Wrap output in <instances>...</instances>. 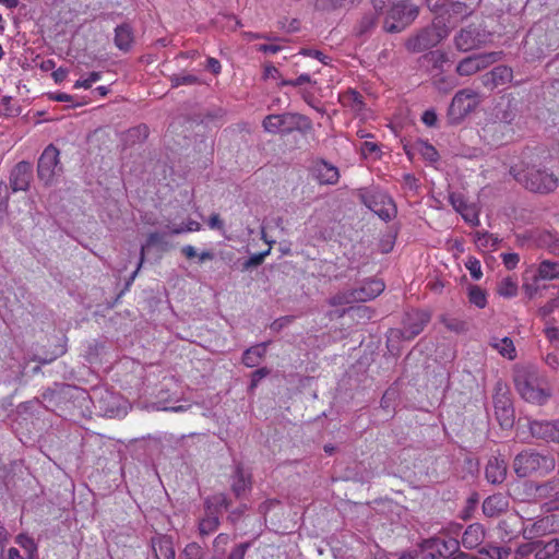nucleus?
Here are the masks:
<instances>
[{
  "mask_svg": "<svg viewBox=\"0 0 559 559\" xmlns=\"http://www.w3.org/2000/svg\"><path fill=\"white\" fill-rule=\"evenodd\" d=\"M102 78V73L100 72H97V71H94V72H91L88 74V76L86 79H83V80H78L75 83H74V88H90L93 83L99 81Z\"/></svg>",
  "mask_w": 559,
  "mask_h": 559,
  "instance_id": "54",
  "label": "nucleus"
},
{
  "mask_svg": "<svg viewBox=\"0 0 559 559\" xmlns=\"http://www.w3.org/2000/svg\"><path fill=\"white\" fill-rule=\"evenodd\" d=\"M251 474L246 472L240 464L236 465L230 483L231 491L236 498H242L248 491L251 490Z\"/></svg>",
  "mask_w": 559,
  "mask_h": 559,
  "instance_id": "24",
  "label": "nucleus"
},
{
  "mask_svg": "<svg viewBox=\"0 0 559 559\" xmlns=\"http://www.w3.org/2000/svg\"><path fill=\"white\" fill-rule=\"evenodd\" d=\"M310 173L320 185H336L340 179L338 168L325 159H317L310 167Z\"/></svg>",
  "mask_w": 559,
  "mask_h": 559,
  "instance_id": "16",
  "label": "nucleus"
},
{
  "mask_svg": "<svg viewBox=\"0 0 559 559\" xmlns=\"http://www.w3.org/2000/svg\"><path fill=\"white\" fill-rule=\"evenodd\" d=\"M250 543H241L234 547L227 559H243Z\"/></svg>",
  "mask_w": 559,
  "mask_h": 559,
  "instance_id": "61",
  "label": "nucleus"
},
{
  "mask_svg": "<svg viewBox=\"0 0 559 559\" xmlns=\"http://www.w3.org/2000/svg\"><path fill=\"white\" fill-rule=\"evenodd\" d=\"M475 93L469 90L457 92L449 107L448 116L452 122L461 121L476 107Z\"/></svg>",
  "mask_w": 559,
  "mask_h": 559,
  "instance_id": "13",
  "label": "nucleus"
},
{
  "mask_svg": "<svg viewBox=\"0 0 559 559\" xmlns=\"http://www.w3.org/2000/svg\"><path fill=\"white\" fill-rule=\"evenodd\" d=\"M204 507L206 510L216 511L221 516L223 510H228L230 507V501L226 495L219 493L212 497H209L204 501Z\"/></svg>",
  "mask_w": 559,
  "mask_h": 559,
  "instance_id": "37",
  "label": "nucleus"
},
{
  "mask_svg": "<svg viewBox=\"0 0 559 559\" xmlns=\"http://www.w3.org/2000/svg\"><path fill=\"white\" fill-rule=\"evenodd\" d=\"M465 265H466L467 270L469 271L471 276L474 280L478 281L481 277L483 272H481V264H480L479 260L471 257V258H468Z\"/></svg>",
  "mask_w": 559,
  "mask_h": 559,
  "instance_id": "53",
  "label": "nucleus"
},
{
  "mask_svg": "<svg viewBox=\"0 0 559 559\" xmlns=\"http://www.w3.org/2000/svg\"><path fill=\"white\" fill-rule=\"evenodd\" d=\"M528 428L534 438L559 444V420H532Z\"/></svg>",
  "mask_w": 559,
  "mask_h": 559,
  "instance_id": "14",
  "label": "nucleus"
},
{
  "mask_svg": "<svg viewBox=\"0 0 559 559\" xmlns=\"http://www.w3.org/2000/svg\"><path fill=\"white\" fill-rule=\"evenodd\" d=\"M512 69L506 66L493 68L490 72L483 75V83L485 86L493 90L498 85L506 84L512 79Z\"/></svg>",
  "mask_w": 559,
  "mask_h": 559,
  "instance_id": "29",
  "label": "nucleus"
},
{
  "mask_svg": "<svg viewBox=\"0 0 559 559\" xmlns=\"http://www.w3.org/2000/svg\"><path fill=\"white\" fill-rule=\"evenodd\" d=\"M537 526L549 532H559V515H546L537 522Z\"/></svg>",
  "mask_w": 559,
  "mask_h": 559,
  "instance_id": "49",
  "label": "nucleus"
},
{
  "mask_svg": "<svg viewBox=\"0 0 559 559\" xmlns=\"http://www.w3.org/2000/svg\"><path fill=\"white\" fill-rule=\"evenodd\" d=\"M263 130L271 134H290L295 131L307 133L311 130L310 119L298 112L267 115L262 121Z\"/></svg>",
  "mask_w": 559,
  "mask_h": 559,
  "instance_id": "5",
  "label": "nucleus"
},
{
  "mask_svg": "<svg viewBox=\"0 0 559 559\" xmlns=\"http://www.w3.org/2000/svg\"><path fill=\"white\" fill-rule=\"evenodd\" d=\"M293 320L294 317L290 316L281 317L271 323L270 329L277 333L287 325H289L293 322Z\"/></svg>",
  "mask_w": 559,
  "mask_h": 559,
  "instance_id": "62",
  "label": "nucleus"
},
{
  "mask_svg": "<svg viewBox=\"0 0 559 559\" xmlns=\"http://www.w3.org/2000/svg\"><path fill=\"white\" fill-rule=\"evenodd\" d=\"M411 559H439V557L431 549L427 540L423 544L420 550Z\"/></svg>",
  "mask_w": 559,
  "mask_h": 559,
  "instance_id": "57",
  "label": "nucleus"
},
{
  "mask_svg": "<svg viewBox=\"0 0 559 559\" xmlns=\"http://www.w3.org/2000/svg\"><path fill=\"white\" fill-rule=\"evenodd\" d=\"M354 298L353 289H348L345 292L337 293L329 299V304L333 307L348 305L356 302Z\"/></svg>",
  "mask_w": 559,
  "mask_h": 559,
  "instance_id": "47",
  "label": "nucleus"
},
{
  "mask_svg": "<svg viewBox=\"0 0 559 559\" xmlns=\"http://www.w3.org/2000/svg\"><path fill=\"white\" fill-rule=\"evenodd\" d=\"M430 321V316L426 311H412L408 312L404 319V326L401 331V336L405 340H412L420 334Z\"/></svg>",
  "mask_w": 559,
  "mask_h": 559,
  "instance_id": "15",
  "label": "nucleus"
},
{
  "mask_svg": "<svg viewBox=\"0 0 559 559\" xmlns=\"http://www.w3.org/2000/svg\"><path fill=\"white\" fill-rule=\"evenodd\" d=\"M171 87L176 88L181 85H195L200 83V79L191 73L173 74L170 78Z\"/></svg>",
  "mask_w": 559,
  "mask_h": 559,
  "instance_id": "42",
  "label": "nucleus"
},
{
  "mask_svg": "<svg viewBox=\"0 0 559 559\" xmlns=\"http://www.w3.org/2000/svg\"><path fill=\"white\" fill-rule=\"evenodd\" d=\"M270 253V249L263 251L261 253H255L251 255L248 260L242 263V271H248L251 267H257L261 265L265 259V257Z\"/></svg>",
  "mask_w": 559,
  "mask_h": 559,
  "instance_id": "51",
  "label": "nucleus"
},
{
  "mask_svg": "<svg viewBox=\"0 0 559 559\" xmlns=\"http://www.w3.org/2000/svg\"><path fill=\"white\" fill-rule=\"evenodd\" d=\"M449 202L453 206V209L461 214L463 219L471 224L472 226H478L479 225V216L478 211L476 207L472 204H468L463 194L452 192L449 194Z\"/></svg>",
  "mask_w": 559,
  "mask_h": 559,
  "instance_id": "18",
  "label": "nucleus"
},
{
  "mask_svg": "<svg viewBox=\"0 0 559 559\" xmlns=\"http://www.w3.org/2000/svg\"><path fill=\"white\" fill-rule=\"evenodd\" d=\"M33 178V166L29 162L17 163L10 174V187L13 192L26 191Z\"/></svg>",
  "mask_w": 559,
  "mask_h": 559,
  "instance_id": "17",
  "label": "nucleus"
},
{
  "mask_svg": "<svg viewBox=\"0 0 559 559\" xmlns=\"http://www.w3.org/2000/svg\"><path fill=\"white\" fill-rule=\"evenodd\" d=\"M299 55H302V56H306V57H310V58H314V59L319 60L323 64H329V62L331 60V58L328 57L326 55H324L322 51L314 50V49H301Z\"/></svg>",
  "mask_w": 559,
  "mask_h": 559,
  "instance_id": "58",
  "label": "nucleus"
},
{
  "mask_svg": "<svg viewBox=\"0 0 559 559\" xmlns=\"http://www.w3.org/2000/svg\"><path fill=\"white\" fill-rule=\"evenodd\" d=\"M56 388L51 389V388H48L47 390H45L41 394V399H43V403H44V406L47 408V409H51L53 406H56L60 400V392L57 390V389H60L62 388L63 385L62 384H57L55 385Z\"/></svg>",
  "mask_w": 559,
  "mask_h": 559,
  "instance_id": "43",
  "label": "nucleus"
},
{
  "mask_svg": "<svg viewBox=\"0 0 559 559\" xmlns=\"http://www.w3.org/2000/svg\"><path fill=\"white\" fill-rule=\"evenodd\" d=\"M151 547L156 559H175L176 552L173 538L168 535L156 534L151 538Z\"/></svg>",
  "mask_w": 559,
  "mask_h": 559,
  "instance_id": "23",
  "label": "nucleus"
},
{
  "mask_svg": "<svg viewBox=\"0 0 559 559\" xmlns=\"http://www.w3.org/2000/svg\"><path fill=\"white\" fill-rule=\"evenodd\" d=\"M514 384L519 394L528 403L544 405L551 393L539 383L537 370L534 367H522L514 372Z\"/></svg>",
  "mask_w": 559,
  "mask_h": 559,
  "instance_id": "4",
  "label": "nucleus"
},
{
  "mask_svg": "<svg viewBox=\"0 0 559 559\" xmlns=\"http://www.w3.org/2000/svg\"><path fill=\"white\" fill-rule=\"evenodd\" d=\"M15 543L23 548L26 555L25 559H38V547L32 537L26 534H19Z\"/></svg>",
  "mask_w": 559,
  "mask_h": 559,
  "instance_id": "38",
  "label": "nucleus"
},
{
  "mask_svg": "<svg viewBox=\"0 0 559 559\" xmlns=\"http://www.w3.org/2000/svg\"><path fill=\"white\" fill-rule=\"evenodd\" d=\"M384 283L378 278H370L359 287L353 288L356 302H365L379 296L384 290Z\"/></svg>",
  "mask_w": 559,
  "mask_h": 559,
  "instance_id": "21",
  "label": "nucleus"
},
{
  "mask_svg": "<svg viewBox=\"0 0 559 559\" xmlns=\"http://www.w3.org/2000/svg\"><path fill=\"white\" fill-rule=\"evenodd\" d=\"M374 11L386 13L383 27L389 33H400L418 15V8L404 0H371Z\"/></svg>",
  "mask_w": 559,
  "mask_h": 559,
  "instance_id": "1",
  "label": "nucleus"
},
{
  "mask_svg": "<svg viewBox=\"0 0 559 559\" xmlns=\"http://www.w3.org/2000/svg\"><path fill=\"white\" fill-rule=\"evenodd\" d=\"M228 543L229 536L227 534H218L213 542L214 551L219 556L224 555Z\"/></svg>",
  "mask_w": 559,
  "mask_h": 559,
  "instance_id": "55",
  "label": "nucleus"
},
{
  "mask_svg": "<svg viewBox=\"0 0 559 559\" xmlns=\"http://www.w3.org/2000/svg\"><path fill=\"white\" fill-rule=\"evenodd\" d=\"M364 204L384 222L391 221L396 215V206L392 198L377 192L362 195Z\"/></svg>",
  "mask_w": 559,
  "mask_h": 559,
  "instance_id": "12",
  "label": "nucleus"
},
{
  "mask_svg": "<svg viewBox=\"0 0 559 559\" xmlns=\"http://www.w3.org/2000/svg\"><path fill=\"white\" fill-rule=\"evenodd\" d=\"M427 543L439 557V559H452L460 549V542L454 538H430Z\"/></svg>",
  "mask_w": 559,
  "mask_h": 559,
  "instance_id": "22",
  "label": "nucleus"
},
{
  "mask_svg": "<svg viewBox=\"0 0 559 559\" xmlns=\"http://www.w3.org/2000/svg\"><path fill=\"white\" fill-rule=\"evenodd\" d=\"M166 228H169V233L171 235H180L189 231H199L201 229V224L197 221L189 219L186 224L180 225H167Z\"/></svg>",
  "mask_w": 559,
  "mask_h": 559,
  "instance_id": "45",
  "label": "nucleus"
},
{
  "mask_svg": "<svg viewBox=\"0 0 559 559\" xmlns=\"http://www.w3.org/2000/svg\"><path fill=\"white\" fill-rule=\"evenodd\" d=\"M559 278V261L543 260L537 269L535 280L552 281Z\"/></svg>",
  "mask_w": 559,
  "mask_h": 559,
  "instance_id": "36",
  "label": "nucleus"
},
{
  "mask_svg": "<svg viewBox=\"0 0 559 559\" xmlns=\"http://www.w3.org/2000/svg\"><path fill=\"white\" fill-rule=\"evenodd\" d=\"M518 104L512 99H502L493 109L495 119L506 124H511L518 117Z\"/></svg>",
  "mask_w": 559,
  "mask_h": 559,
  "instance_id": "28",
  "label": "nucleus"
},
{
  "mask_svg": "<svg viewBox=\"0 0 559 559\" xmlns=\"http://www.w3.org/2000/svg\"><path fill=\"white\" fill-rule=\"evenodd\" d=\"M378 14H381L378 11H369L365 13L361 19L358 21L355 27V34L359 37H365L371 34V32L376 28L378 22Z\"/></svg>",
  "mask_w": 559,
  "mask_h": 559,
  "instance_id": "34",
  "label": "nucleus"
},
{
  "mask_svg": "<svg viewBox=\"0 0 559 559\" xmlns=\"http://www.w3.org/2000/svg\"><path fill=\"white\" fill-rule=\"evenodd\" d=\"M490 36L491 34L481 25L471 24L454 36V45L457 50L467 52L485 46L490 40Z\"/></svg>",
  "mask_w": 559,
  "mask_h": 559,
  "instance_id": "8",
  "label": "nucleus"
},
{
  "mask_svg": "<svg viewBox=\"0 0 559 559\" xmlns=\"http://www.w3.org/2000/svg\"><path fill=\"white\" fill-rule=\"evenodd\" d=\"M480 555L487 556L490 559H509L511 549L508 547H498L493 545H486L478 549Z\"/></svg>",
  "mask_w": 559,
  "mask_h": 559,
  "instance_id": "40",
  "label": "nucleus"
},
{
  "mask_svg": "<svg viewBox=\"0 0 559 559\" xmlns=\"http://www.w3.org/2000/svg\"><path fill=\"white\" fill-rule=\"evenodd\" d=\"M554 322V319L547 320L544 332L547 340L559 348V326L555 325Z\"/></svg>",
  "mask_w": 559,
  "mask_h": 559,
  "instance_id": "50",
  "label": "nucleus"
},
{
  "mask_svg": "<svg viewBox=\"0 0 559 559\" xmlns=\"http://www.w3.org/2000/svg\"><path fill=\"white\" fill-rule=\"evenodd\" d=\"M512 467L520 478L544 477L556 469V459L535 449H525L514 456Z\"/></svg>",
  "mask_w": 559,
  "mask_h": 559,
  "instance_id": "2",
  "label": "nucleus"
},
{
  "mask_svg": "<svg viewBox=\"0 0 559 559\" xmlns=\"http://www.w3.org/2000/svg\"><path fill=\"white\" fill-rule=\"evenodd\" d=\"M344 102L352 106L354 109H361L362 107V96L361 94H359L358 92L356 91H348L345 95H344Z\"/></svg>",
  "mask_w": 559,
  "mask_h": 559,
  "instance_id": "52",
  "label": "nucleus"
},
{
  "mask_svg": "<svg viewBox=\"0 0 559 559\" xmlns=\"http://www.w3.org/2000/svg\"><path fill=\"white\" fill-rule=\"evenodd\" d=\"M475 242L478 247L496 248L498 243V238L487 231H476Z\"/></svg>",
  "mask_w": 559,
  "mask_h": 559,
  "instance_id": "46",
  "label": "nucleus"
},
{
  "mask_svg": "<svg viewBox=\"0 0 559 559\" xmlns=\"http://www.w3.org/2000/svg\"><path fill=\"white\" fill-rule=\"evenodd\" d=\"M511 174L518 182L533 192L549 193L558 186V178L542 165L523 164L512 167Z\"/></svg>",
  "mask_w": 559,
  "mask_h": 559,
  "instance_id": "3",
  "label": "nucleus"
},
{
  "mask_svg": "<svg viewBox=\"0 0 559 559\" xmlns=\"http://www.w3.org/2000/svg\"><path fill=\"white\" fill-rule=\"evenodd\" d=\"M510 507L509 498L503 493H493L483 501V513L486 518L496 519L504 514Z\"/></svg>",
  "mask_w": 559,
  "mask_h": 559,
  "instance_id": "20",
  "label": "nucleus"
},
{
  "mask_svg": "<svg viewBox=\"0 0 559 559\" xmlns=\"http://www.w3.org/2000/svg\"><path fill=\"white\" fill-rule=\"evenodd\" d=\"M168 235H171L169 233V228H167V231H153L147 235L145 243L142 245V247H141L140 262H139L138 269L135 270V272L132 275V278H134V276L136 275L138 271L140 270V267L144 261L145 250L155 247L160 251H168L171 248V245L168 240Z\"/></svg>",
  "mask_w": 559,
  "mask_h": 559,
  "instance_id": "19",
  "label": "nucleus"
},
{
  "mask_svg": "<svg viewBox=\"0 0 559 559\" xmlns=\"http://www.w3.org/2000/svg\"><path fill=\"white\" fill-rule=\"evenodd\" d=\"M360 151L365 157H368L378 154L380 148L377 143L366 141L361 144Z\"/></svg>",
  "mask_w": 559,
  "mask_h": 559,
  "instance_id": "63",
  "label": "nucleus"
},
{
  "mask_svg": "<svg viewBox=\"0 0 559 559\" xmlns=\"http://www.w3.org/2000/svg\"><path fill=\"white\" fill-rule=\"evenodd\" d=\"M530 552L535 559H559V538L536 542L530 545Z\"/></svg>",
  "mask_w": 559,
  "mask_h": 559,
  "instance_id": "25",
  "label": "nucleus"
},
{
  "mask_svg": "<svg viewBox=\"0 0 559 559\" xmlns=\"http://www.w3.org/2000/svg\"><path fill=\"white\" fill-rule=\"evenodd\" d=\"M497 292L506 298L514 297L518 293V284L511 277H506L498 284Z\"/></svg>",
  "mask_w": 559,
  "mask_h": 559,
  "instance_id": "44",
  "label": "nucleus"
},
{
  "mask_svg": "<svg viewBox=\"0 0 559 559\" xmlns=\"http://www.w3.org/2000/svg\"><path fill=\"white\" fill-rule=\"evenodd\" d=\"M495 415L502 429H511L515 421V412L510 394L502 383L496 384L493 394Z\"/></svg>",
  "mask_w": 559,
  "mask_h": 559,
  "instance_id": "9",
  "label": "nucleus"
},
{
  "mask_svg": "<svg viewBox=\"0 0 559 559\" xmlns=\"http://www.w3.org/2000/svg\"><path fill=\"white\" fill-rule=\"evenodd\" d=\"M502 261L507 269L513 270L516 267V265L520 261V257L518 253H503Z\"/></svg>",
  "mask_w": 559,
  "mask_h": 559,
  "instance_id": "64",
  "label": "nucleus"
},
{
  "mask_svg": "<svg viewBox=\"0 0 559 559\" xmlns=\"http://www.w3.org/2000/svg\"><path fill=\"white\" fill-rule=\"evenodd\" d=\"M468 300L471 304L475 305L480 309L485 308L487 305L486 292L481 289L479 286L471 285L468 287Z\"/></svg>",
  "mask_w": 559,
  "mask_h": 559,
  "instance_id": "41",
  "label": "nucleus"
},
{
  "mask_svg": "<svg viewBox=\"0 0 559 559\" xmlns=\"http://www.w3.org/2000/svg\"><path fill=\"white\" fill-rule=\"evenodd\" d=\"M501 51L476 53L461 60L456 66L460 75L469 76L501 59Z\"/></svg>",
  "mask_w": 559,
  "mask_h": 559,
  "instance_id": "11",
  "label": "nucleus"
},
{
  "mask_svg": "<svg viewBox=\"0 0 559 559\" xmlns=\"http://www.w3.org/2000/svg\"><path fill=\"white\" fill-rule=\"evenodd\" d=\"M311 83H314L311 80V76L308 73H302L295 80H283L281 82V85H283V86H300L304 84H311Z\"/></svg>",
  "mask_w": 559,
  "mask_h": 559,
  "instance_id": "56",
  "label": "nucleus"
},
{
  "mask_svg": "<svg viewBox=\"0 0 559 559\" xmlns=\"http://www.w3.org/2000/svg\"><path fill=\"white\" fill-rule=\"evenodd\" d=\"M413 148L430 163L439 159L438 151L427 141L418 140L414 143Z\"/></svg>",
  "mask_w": 559,
  "mask_h": 559,
  "instance_id": "39",
  "label": "nucleus"
},
{
  "mask_svg": "<svg viewBox=\"0 0 559 559\" xmlns=\"http://www.w3.org/2000/svg\"><path fill=\"white\" fill-rule=\"evenodd\" d=\"M453 28L448 25L443 14L438 15L432 24L424 28L413 40L412 46L416 51H423L437 46L441 40L447 38Z\"/></svg>",
  "mask_w": 559,
  "mask_h": 559,
  "instance_id": "7",
  "label": "nucleus"
},
{
  "mask_svg": "<svg viewBox=\"0 0 559 559\" xmlns=\"http://www.w3.org/2000/svg\"><path fill=\"white\" fill-rule=\"evenodd\" d=\"M267 345L269 342H263L246 349L241 358L242 364L249 368L259 366L266 354Z\"/></svg>",
  "mask_w": 559,
  "mask_h": 559,
  "instance_id": "32",
  "label": "nucleus"
},
{
  "mask_svg": "<svg viewBox=\"0 0 559 559\" xmlns=\"http://www.w3.org/2000/svg\"><path fill=\"white\" fill-rule=\"evenodd\" d=\"M134 41L133 28L129 23H122L115 28V46L121 51H129Z\"/></svg>",
  "mask_w": 559,
  "mask_h": 559,
  "instance_id": "30",
  "label": "nucleus"
},
{
  "mask_svg": "<svg viewBox=\"0 0 559 559\" xmlns=\"http://www.w3.org/2000/svg\"><path fill=\"white\" fill-rule=\"evenodd\" d=\"M485 539V528L480 523L469 524L462 534L461 543L465 549L479 547Z\"/></svg>",
  "mask_w": 559,
  "mask_h": 559,
  "instance_id": "27",
  "label": "nucleus"
},
{
  "mask_svg": "<svg viewBox=\"0 0 559 559\" xmlns=\"http://www.w3.org/2000/svg\"><path fill=\"white\" fill-rule=\"evenodd\" d=\"M558 308H559V298H552L538 309V313L540 317L547 318Z\"/></svg>",
  "mask_w": 559,
  "mask_h": 559,
  "instance_id": "59",
  "label": "nucleus"
},
{
  "mask_svg": "<svg viewBox=\"0 0 559 559\" xmlns=\"http://www.w3.org/2000/svg\"><path fill=\"white\" fill-rule=\"evenodd\" d=\"M219 515L216 511L205 509V515L199 521V533L201 536H209L219 526Z\"/></svg>",
  "mask_w": 559,
  "mask_h": 559,
  "instance_id": "35",
  "label": "nucleus"
},
{
  "mask_svg": "<svg viewBox=\"0 0 559 559\" xmlns=\"http://www.w3.org/2000/svg\"><path fill=\"white\" fill-rule=\"evenodd\" d=\"M528 490L546 511H559V474L544 480L531 481Z\"/></svg>",
  "mask_w": 559,
  "mask_h": 559,
  "instance_id": "6",
  "label": "nucleus"
},
{
  "mask_svg": "<svg viewBox=\"0 0 559 559\" xmlns=\"http://www.w3.org/2000/svg\"><path fill=\"white\" fill-rule=\"evenodd\" d=\"M59 155V150L55 145L49 144L39 156L37 175L46 185H50L55 176L62 170Z\"/></svg>",
  "mask_w": 559,
  "mask_h": 559,
  "instance_id": "10",
  "label": "nucleus"
},
{
  "mask_svg": "<svg viewBox=\"0 0 559 559\" xmlns=\"http://www.w3.org/2000/svg\"><path fill=\"white\" fill-rule=\"evenodd\" d=\"M204 550L198 543L188 544L181 555V559H203Z\"/></svg>",
  "mask_w": 559,
  "mask_h": 559,
  "instance_id": "48",
  "label": "nucleus"
},
{
  "mask_svg": "<svg viewBox=\"0 0 559 559\" xmlns=\"http://www.w3.org/2000/svg\"><path fill=\"white\" fill-rule=\"evenodd\" d=\"M489 346L497 350L502 357L513 360L516 358V349L513 341L508 337L491 336Z\"/></svg>",
  "mask_w": 559,
  "mask_h": 559,
  "instance_id": "31",
  "label": "nucleus"
},
{
  "mask_svg": "<svg viewBox=\"0 0 559 559\" xmlns=\"http://www.w3.org/2000/svg\"><path fill=\"white\" fill-rule=\"evenodd\" d=\"M447 7L445 14L448 17H445V22L448 25H453V27L472 13V10L465 3L460 1L451 2Z\"/></svg>",
  "mask_w": 559,
  "mask_h": 559,
  "instance_id": "33",
  "label": "nucleus"
},
{
  "mask_svg": "<svg viewBox=\"0 0 559 559\" xmlns=\"http://www.w3.org/2000/svg\"><path fill=\"white\" fill-rule=\"evenodd\" d=\"M9 192L7 185L0 182V219L3 218V213L8 209Z\"/></svg>",
  "mask_w": 559,
  "mask_h": 559,
  "instance_id": "60",
  "label": "nucleus"
},
{
  "mask_svg": "<svg viewBox=\"0 0 559 559\" xmlns=\"http://www.w3.org/2000/svg\"><path fill=\"white\" fill-rule=\"evenodd\" d=\"M508 465L504 460L499 457H491L485 468V476L488 483L492 485H500L507 478Z\"/></svg>",
  "mask_w": 559,
  "mask_h": 559,
  "instance_id": "26",
  "label": "nucleus"
}]
</instances>
